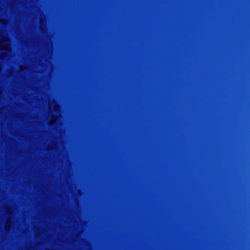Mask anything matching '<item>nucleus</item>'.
<instances>
[{
  "label": "nucleus",
  "mask_w": 250,
  "mask_h": 250,
  "mask_svg": "<svg viewBox=\"0 0 250 250\" xmlns=\"http://www.w3.org/2000/svg\"><path fill=\"white\" fill-rule=\"evenodd\" d=\"M9 228H10V226H8V223H6V224L5 225V229H6V230L8 229Z\"/></svg>",
  "instance_id": "1"
}]
</instances>
